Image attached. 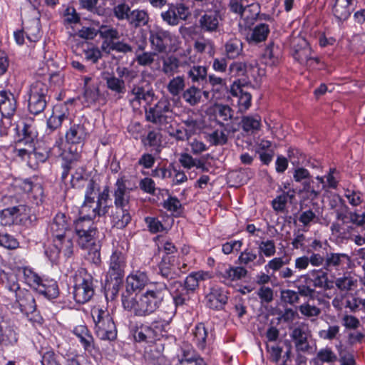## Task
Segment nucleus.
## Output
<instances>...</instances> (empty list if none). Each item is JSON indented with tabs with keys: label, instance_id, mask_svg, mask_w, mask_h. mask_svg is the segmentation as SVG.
I'll list each match as a JSON object with an SVG mask.
<instances>
[{
	"label": "nucleus",
	"instance_id": "obj_19",
	"mask_svg": "<svg viewBox=\"0 0 365 365\" xmlns=\"http://www.w3.org/2000/svg\"><path fill=\"white\" fill-rule=\"evenodd\" d=\"M155 94L151 90H145L141 86H133L128 94L129 102L134 109L139 108L143 103L150 104L154 99Z\"/></svg>",
	"mask_w": 365,
	"mask_h": 365
},
{
	"label": "nucleus",
	"instance_id": "obj_39",
	"mask_svg": "<svg viewBox=\"0 0 365 365\" xmlns=\"http://www.w3.org/2000/svg\"><path fill=\"white\" fill-rule=\"evenodd\" d=\"M349 262V257L346 254L331 253L327 255L325 265L327 268L334 267L336 269L342 268Z\"/></svg>",
	"mask_w": 365,
	"mask_h": 365
},
{
	"label": "nucleus",
	"instance_id": "obj_38",
	"mask_svg": "<svg viewBox=\"0 0 365 365\" xmlns=\"http://www.w3.org/2000/svg\"><path fill=\"white\" fill-rule=\"evenodd\" d=\"M291 337L297 351L304 352L308 350L307 334L302 328H294L292 332Z\"/></svg>",
	"mask_w": 365,
	"mask_h": 365
},
{
	"label": "nucleus",
	"instance_id": "obj_47",
	"mask_svg": "<svg viewBox=\"0 0 365 365\" xmlns=\"http://www.w3.org/2000/svg\"><path fill=\"white\" fill-rule=\"evenodd\" d=\"M337 356L336 354L329 347H324L319 349L314 359L317 364L328 363L331 364L336 361Z\"/></svg>",
	"mask_w": 365,
	"mask_h": 365
},
{
	"label": "nucleus",
	"instance_id": "obj_7",
	"mask_svg": "<svg viewBox=\"0 0 365 365\" xmlns=\"http://www.w3.org/2000/svg\"><path fill=\"white\" fill-rule=\"evenodd\" d=\"M91 314L95 323L96 336L101 340H115L117 337V329L108 312L96 307L91 310Z\"/></svg>",
	"mask_w": 365,
	"mask_h": 365
},
{
	"label": "nucleus",
	"instance_id": "obj_55",
	"mask_svg": "<svg viewBox=\"0 0 365 365\" xmlns=\"http://www.w3.org/2000/svg\"><path fill=\"white\" fill-rule=\"evenodd\" d=\"M182 96L187 103L191 106H194L200 102L202 97V91L200 89L192 86L183 93Z\"/></svg>",
	"mask_w": 365,
	"mask_h": 365
},
{
	"label": "nucleus",
	"instance_id": "obj_2",
	"mask_svg": "<svg viewBox=\"0 0 365 365\" xmlns=\"http://www.w3.org/2000/svg\"><path fill=\"white\" fill-rule=\"evenodd\" d=\"M88 136V133L83 124L74 123L65 134L66 148H62L63 141L60 137L53 145L51 153L55 156L61 157L63 160H78L81 158L83 145Z\"/></svg>",
	"mask_w": 365,
	"mask_h": 365
},
{
	"label": "nucleus",
	"instance_id": "obj_27",
	"mask_svg": "<svg viewBox=\"0 0 365 365\" xmlns=\"http://www.w3.org/2000/svg\"><path fill=\"white\" fill-rule=\"evenodd\" d=\"M179 267L177 266V257L175 255H165L159 264V269L161 275L168 279L177 277V272Z\"/></svg>",
	"mask_w": 365,
	"mask_h": 365
},
{
	"label": "nucleus",
	"instance_id": "obj_30",
	"mask_svg": "<svg viewBox=\"0 0 365 365\" xmlns=\"http://www.w3.org/2000/svg\"><path fill=\"white\" fill-rule=\"evenodd\" d=\"M73 334L79 339L86 351H91L94 349V339L91 332L85 325L74 327Z\"/></svg>",
	"mask_w": 365,
	"mask_h": 365
},
{
	"label": "nucleus",
	"instance_id": "obj_56",
	"mask_svg": "<svg viewBox=\"0 0 365 365\" xmlns=\"http://www.w3.org/2000/svg\"><path fill=\"white\" fill-rule=\"evenodd\" d=\"M148 20V14L143 10H134L130 14L128 17L129 22L136 27L145 25Z\"/></svg>",
	"mask_w": 365,
	"mask_h": 365
},
{
	"label": "nucleus",
	"instance_id": "obj_46",
	"mask_svg": "<svg viewBox=\"0 0 365 365\" xmlns=\"http://www.w3.org/2000/svg\"><path fill=\"white\" fill-rule=\"evenodd\" d=\"M0 278L2 280V282L4 283H5L6 288L8 289V290H9L11 292H12L14 294L19 292V290H21L23 289V288H21V287L17 281L16 277L11 273H9V272H6L3 271L0 274Z\"/></svg>",
	"mask_w": 365,
	"mask_h": 365
},
{
	"label": "nucleus",
	"instance_id": "obj_34",
	"mask_svg": "<svg viewBox=\"0 0 365 365\" xmlns=\"http://www.w3.org/2000/svg\"><path fill=\"white\" fill-rule=\"evenodd\" d=\"M242 130L247 134H255L262 126V119L258 114L244 116L241 120Z\"/></svg>",
	"mask_w": 365,
	"mask_h": 365
},
{
	"label": "nucleus",
	"instance_id": "obj_31",
	"mask_svg": "<svg viewBox=\"0 0 365 365\" xmlns=\"http://www.w3.org/2000/svg\"><path fill=\"white\" fill-rule=\"evenodd\" d=\"M168 289L173 297L175 306L184 304L189 299V291L180 282L175 281L169 288L168 287Z\"/></svg>",
	"mask_w": 365,
	"mask_h": 365
},
{
	"label": "nucleus",
	"instance_id": "obj_42",
	"mask_svg": "<svg viewBox=\"0 0 365 365\" xmlns=\"http://www.w3.org/2000/svg\"><path fill=\"white\" fill-rule=\"evenodd\" d=\"M295 283L299 293L302 296H312L314 292L313 282L307 277V274L299 276Z\"/></svg>",
	"mask_w": 365,
	"mask_h": 365
},
{
	"label": "nucleus",
	"instance_id": "obj_45",
	"mask_svg": "<svg viewBox=\"0 0 365 365\" xmlns=\"http://www.w3.org/2000/svg\"><path fill=\"white\" fill-rule=\"evenodd\" d=\"M20 220L17 219L14 207L4 209L0 212V223L4 226L19 225Z\"/></svg>",
	"mask_w": 365,
	"mask_h": 365
},
{
	"label": "nucleus",
	"instance_id": "obj_12",
	"mask_svg": "<svg viewBox=\"0 0 365 365\" xmlns=\"http://www.w3.org/2000/svg\"><path fill=\"white\" fill-rule=\"evenodd\" d=\"M73 225L76 242L81 249L88 248L98 241V229L94 221L77 219Z\"/></svg>",
	"mask_w": 365,
	"mask_h": 365
},
{
	"label": "nucleus",
	"instance_id": "obj_60",
	"mask_svg": "<svg viewBox=\"0 0 365 365\" xmlns=\"http://www.w3.org/2000/svg\"><path fill=\"white\" fill-rule=\"evenodd\" d=\"M207 139L213 145H224L227 141V135L222 130H215L207 135Z\"/></svg>",
	"mask_w": 365,
	"mask_h": 365
},
{
	"label": "nucleus",
	"instance_id": "obj_33",
	"mask_svg": "<svg viewBox=\"0 0 365 365\" xmlns=\"http://www.w3.org/2000/svg\"><path fill=\"white\" fill-rule=\"evenodd\" d=\"M110 219L113 227L118 229L125 227L131 220L129 208H115Z\"/></svg>",
	"mask_w": 365,
	"mask_h": 365
},
{
	"label": "nucleus",
	"instance_id": "obj_62",
	"mask_svg": "<svg viewBox=\"0 0 365 365\" xmlns=\"http://www.w3.org/2000/svg\"><path fill=\"white\" fill-rule=\"evenodd\" d=\"M298 309L303 316L307 318L317 317L321 313V309L319 307L309 302L303 303L299 306Z\"/></svg>",
	"mask_w": 365,
	"mask_h": 365
},
{
	"label": "nucleus",
	"instance_id": "obj_16",
	"mask_svg": "<svg viewBox=\"0 0 365 365\" xmlns=\"http://www.w3.org/2000/svg\"><path fill=\"white\" fill-rule=\"evenodd\" d=\"M230 93L236 98L240 113H244L249 109L251 106L252 96L245 91V83H242L240 80L234 81L231 86Z\"/></svg>",
	"mask_w": 365,
	"mask_h": 365
},
{
	"label": "nucleus",
	"instance_id": "obj_57",
	"mask_svg": "<svg viewBox=\"0 0 365 365\" xmlns=\"http://www.w3.org/2000/svg\"><path fill=\"white\" fill-rule=\"evenodd\" d=\"M194 48L199 53L206 52L210 56L215 54L214 43L209 39H198L194 43Z\"/></svg>",
	"mask_w": 365,
	"mask_h": 365
},
{
	"label": "nucleus",
	"instance_id": "obj_20",
	"mask_svg": "<svg viewBox=\"0 0 365 365\" xmlns=\"http://www.w3.org/2000/svg\"><path fill=\"white\" fill-rule=\"evenodd\" d=\"M15 130L16 134L17 145L20 143H24L30 148H32V144L38 136V133L35 127L32 124L22 122L16 126Z\"/></svg>",
	"mask_w": 365,
	"mask_h": 365
},
{
	"label": "nucleus",
	"instance_id": "obj_59",
	"mask_svg": "<svg viewBox=\"0 0 365 365\" xmlns=\"http://www.w3.org/2000/svg\"><path fill=\"white\" fill-rule=\"evenodd\" d=\"M101 245L99 241H96L88 248L83 250H88V259L93 264L98 265L101 262Z\"/></svg>",
	"mask_w": 365,
	"mask_h": 365
},
{
	"label": "nucleus",
	"instance_id": "obj_13",
	"mask_svg": "<svg viewBox=\"0 0 365 365\" xmlns=\"http://www.w3.org/2000/svg\"><path fill=\"white\" fill-rule=\"evenodd\" d=\"M126 267V257L124 252L115 249L113 251L109 260V268L106 275V280L113 282V287H118L124 277Z\"/></svg>",
	"mask_w": 365,
	"mask_h": 365
},
{
	"label": "nucleus",
	"instance_id": "obj_28",
	"mask_svg": "<svg viewBox=\"0 0 365 365\" xmlns=\"http://www.w3.org/2000/svg\"><path fill=\"white\" fill-rule=\"evenodd\" d=\"M270 33L269 26L266 23H258L246 35L249 43H259L267 40Z\"/></svg>",
	"mask_w": 365,
	"mask_h": 365
},
{
	"label": "nucleus",
	"instance_id": "obj_4",
	"mask_svg": "<svg viewBox=\"0 0 365 365\" xmlns=\"http://www.w3.org/2000/svg\"><path fill=\"white\" fill-rule=\"evenodd\" d=\"M16 270L22 274V280L26 285L46 298L55 299L58 297V287L55 280L40 276L30 267H18Z\"/></svg>",
	"mask_w": 365,
	"mask_h": 365
},
{
	"label": "nucleus",
	"instance_id": "obj_1",
	"mask_svg": "<svg viewBox=\"0 0 365 365\" xmlns=\"http://www.w3.org/2000/svg\"><path fill=\"white\" fill-rule=\"evenodd\" d=\"M167 285L156 282L140 294H123L122 304L125 309L137 317H147L153 314L160 307Z\"/></svg>",
	"mask_w": 365,
	"mask_h": 365
},
{
	"label": "nucleus",
	"instance_id": "obj_6",
	"mask_svg": "<svg viewBox=\"0 0 365 365\" xmlns=\"http://www.w3.org/2000/svg\"><path fill=\"white\" fill-rule=\"evenodd\" d=\"M145 119L160 129H167L174 120L171 104L168 98H162L153 106L145 109Z\"/></svg>",
	"mask_w": 365,
	"mask_h": 365
},
{
	"label": "nucleus",
	"instance_id": "obj_18",
	"mask_svg": "<svg viewBox=\"0 0 365 365\" xmlns=\"http://www.w3.org/2000/svg\"><path fill=\"white\" fill-rule=\"evenodd\" d=\"M69 226L70 224L68 222L66 215L58 213L48 225L47 232L51 236L52 239L65 237V235L71 233Z\"/></svg>",
	"mask_w": 365,
	"mask_h": 365
},
{
	"label": "nucleus",
	"instance_id": "obj_50",
	"mask_svg": "<svg viewBox=\"0 0 365 365\" xmlns=\"http://www.w3.org/2000/svg\"><path fill=\"white\" fill-rule=\"evenodd\" d=\"M72 106V101H68L63 103H59L54 106L53 113L63 123L69 118L70 108Z\"/></svg>",
	"mask_w": 365,
	"mask_h": 365
},
{
	"label": "nucleus",
	"instance_id": "obj_23",
	"mask_svg": "<svg viewBox=\"0 0 365 365\" xmlns=\"http://www.w3.org/2000/svg\"><path fill=\"white\" fill-rule=\"evenodd\" d=\"M312 50L305 38H294L292 42V56L296 61L304 65L312 56Z\"/></svg>",
	"mask_w": 365,
	"mask_h": 365
},
{
	"label": "nucleus",
	"instance_id": "obj_9",
	"mask_svg": "<svg viewBox=\"0 0 365 365\" xmlns=\"http://www.w3.org/2000/svg\"><path fill=\"white\" fill-rule=\"evenodd\" d=\"M110 198L109 189L105 187L101 192L98 193V200L95 202H87L83 201L80 211V217L78 219L92 220L97 217L106 215L108 212L109 205H108Z\"/></svg>",
	"mask_w": 365,
	"mask_h": 365
},
{
	"label": "nucleus",
	"instance_id": "obj_61",
	"mask_svg": "<svg viewBox=\"0 0 365 365\" xmlns=\"http://www.w3.org/2000/svg\"><path fill=\"white\" fill-rule=\"evenodd\" d=\"M264 63L268 66H274L279 61V56L272 45L267 46L262 56Z\"/></svg>",
	"mask_w": 365,
	"mask_h": 365
},
{
	"label": "nucleus",
	"instance_id": "obj_41",
	"mask_svg": "<svg viewBox=\"0 0 365 365\" xmlns=\"http://www.w3.org/2000/svg\"><path fill=\"white\" fill-rule=\"evenodd\" d=\"M209 277L208 272L200 271L190 274L185 280L184 287L190 291H194L199 285V282Z\"/></svg>",
	"mask_w": 365,
	"mask_h": 365
},
{
	"label": "nucleus",
	"instance_id": "obj_51",
	"mask_svg": "<svg viewBox=\"0 0 365 365\" xmlns=\"http://www.w3.org/2000/svg\"><path fill=\"white\" fill-rule=\"evenodd\" d=\"M163 207L175 216L180 215L182 211V204L175 197L168 196V199L164 200Z\"/></svg>",
	"mask_w": 365,
	"mask_h": 365
},
{
	"label": "nucleus",
	"instance_id": "obj_48",
	"mask_svg": "<svg viewBox=\"0 0 365 365\" xmlns=\"http://www.w3.org/2000/svg\"><path fill=\"white\" fill-rule=\"evenodd\" d=\"M106 85L108 89L117 94L124 93L125 91V85L123 79L113 75L106 78Z\"/></svg>",
	"mask_w": 365,
	"mask_h": 365
},
{
	"label": "nucleus",
	"instance_id": "obj_58",
	"mask_svg": "<svg viewBox=\"0 0 365 365\" xmlns=\"http://www.w3.org/2000/svg\"><path fill=\"white\" fill-rule=\"evenodd\" d=\"M215 117L219 122L227 121L232 117V110L228 106L222 104H217L214 107Z\"/></svg>",
	"mask_w": 365,
	"mask_h": 365
},
{
	"label": "nucleus",
	"instance_id": "obj_36",
	"mask_svg": "<svg viewBox=\"0 0 365 365\" xmlns=\"http://www.w3.org/2000/svg\"><path fill=\"white\" fill-rule=\"evenodd\" d=\"M192 341L195 346L201 350L205 349L207 345V339L208 336L207 331L203 324H197L192 331Z\"/></svg>",
	"mask_w": 365,
	"mask_h": 365
},
{
	"label": "nucleus",
	"instance_id": "obj_15",
	"mask_svg": "<svg viewBox=\"0 0 365 365\" xmlns=\"http://www.w3.org/2000/svg\"><path fill=\"white\" fill-rule=\"evenodd\" d=\"M15 300L12 304L14 309L25 315L33 314L36 310V304L33 294L26 289L23 288L14 294Z\"/></svg>",
	"mask_w": 365,
	"mask_h": 365
},
{
	"label": "nucleus",
	"instance_id": "obj_44",
	"mask_svg": "<svg viewBox=\"0 0 365 365\" xmlns=\"http://www.w3.org/2000/svg\"><path fill=\"white\" fill-rule=\"evenodd\" d=\"M319 214V209L314 212L312 210L309 209L305 211H302L299 216V222L302 224L305 227H309L312 224H316L319 222V218L318 215Z\"/></svg>",
	"mask_w": 365,
	"mask_h": 365
},
{
	"label": "nucleus",
	"instance_id": "obj_37",
	"mask_svg": "<svg viewBox=\"0 0 365 365\" xmlns=\"http://www.w3.org/2000/svg\"><path fill=\"white\" fill-rule=\"evenodd\" d=\"M316 180H317V187L312 186L311 182H304L303 184L302 192L306 194L307 198L311 200L317 199L322 190L326 189L324 177L317 176Z\"/></svg>",
	"mask_w": 365,
	"mask_h": 365
},
{
	"label": "nucleus",
	"instance_id": "obj_3",
	"mask_svg": "<svg viewBox=\"0 0 365 365\" xmlns=\"http://www.w3.org/2000/svg\"><path fill=\"white\" fill-rule=\"evenodd\" d=\"M175 316L173 308L161 312L150 325L142 324L135 332V339L138 341H153L169 338L170 323Z\"/></svg>",
	"mask_w": 365,
	"mask_h": 365
},
{
	"label": "nucleus",
	"instance_id": "obj_43",
	"mask_svg": "<svg viewBox=\"0 0 365 365\" xmlns=\"http://www.w3.org/2000/svg\"><path fill=\"white\" fill-rule=\"evenodd\" d=\"M53 242H56L60 253L62 252L66 257H70L72 255L73 245L70 234L65 235V237L53 239Z\"/></svg>",
	"mask_w": 365,
	"mask_h": 365
},
{
	"label": "nucleus",
	"instance_id": "obj_21",
	"mask_svg": "<svg viewBox=\"0 0 365 365\" xmlns=\"http://www.w3.org/2000/svg\"><path fill=\"white\" fill-rule=\"evenodd\" d=\"M238 262L240 264L254 269L263 265L266 260L255 248L247 247L240 254Z\"/></svg>",
	"mask_w": 365,
	"mask_h": 365
},
{
	"label": "nucleus",
	"instance_id": "obj_52",
	"mask_svg": "<svg viewBox=\"0 0 365 365\" xmlns=\"http://www.w3.org/2000/svg\"><path fill=\"white\" fill-rule=\"evenodd\" d=\"M258 253L263 257H271L276 253L275 242L272 240L261 241L258 243Z\"/></svg>",
	"mask_w": 365,
	"mask_h": 365
},
{
	"label": "nucleus",
	"instance_id": "obj_40",
	"mask_svg": "<svg viewBox=\"0 0 365 365\" xmlns=\"http://www.w3.org/2000/svg\"><path fill=\"white\" fill-rule=\"evenodd\" d=\"M225 53L229 58H235L243 52V43L237 38H232L225 45Z\"/></svg>",
	"mask_w": 365,
	"mask_h": 365
},
{
	"label": "nucleus",
	"instance_id": "obj_53",
	"mask_svg": "<svg viewBox=\"0 0 365 365\" xmlns=\"http://www.w3.org/2000/svg\"><path fill=\"white\" fill-rule=\"evenodd\" d=\"M75 171L71 173V184L74 188H81L83 187L84 182L86 180L85 177L86 170L82 166L76 167Z\"/></svg>",
	"mask_w": 365,
	"mask_h": 365
},
{
	"label": "nucleus",
	"instance_id": "obj_11",
	"mask_svg": "<svg viewBox=\"0 0 365 365\" xmlns=\"http://www.w3.org/2000/svg\"><path fill=\"white\" fill-rule=\"evenodd\" d=\"M16 110V100L14 94L4 88L0 90V133L6 135L7 129L11 125V118Z\"/></svg>",
	"mask_w": 365,
	"mask_h": 365
},
{
	"label": "nucleus",
	"instance_id": "obj_54",
	"mask_svg": "<svg viewBox=\"0 0 365 365\" xmlns=\"http://www.w3.org/2000/svg\"><path fill=\"white\" fill-rule=\"evenodd\" d=\"M185 88V79L183 76H177L171 79L167 88L168 92L173 96H178Z\"/></svg>",
	"mask_w": 365,
	"mask_h": 365
},
{
	"label": "nucleus",
	"instance_id": "obj_22",
	"mask_svg": "<svg viewBox=\"0 0 365 365\" xmlns=\"http://www.w3.org/2000/svg\"><path fill=\"white\" fill-rule=\"evenodd\" d=\"M149 278L145 272L136 270L130 273L126 278V291L125 294H133L143 289L148 283Z\"/></svg>",
	"mask_w": 365,
	"mask_h": 365
},
{
	"label": "nucleus",
	"instance_id": "obj_35",
	"mask_svg": "<svg viewBox=\"0 0 365 365\" xmlns=\"http://www.w3.org/2000/svg\"><path fill=\"white\" fill-rule=\"evenodd\" d=\"M162 63V71L168 76L178 73L179 68L183 66V63L174 55L163 58Z\"/></svg>",
	"mask_w": 365,
	"mask_h": 365
},
{
	"label": "nucleus",
	"instance_id": "obj_49",
	"mask_svg": "<svg viewBox=\"0 0 365 365\" xmlns=\"http://www.w3.org/2000/svg\"><path fill=\"white\" fill-rule=\"evenodd\" d=\"M99 192H101V191H100L98 184L96 183L93 180L90 179L86 185L84 201L87 202H96L95 200L96 198L98 199Z\"/></svg>",
	"mask_w": 365,
	"mask_h": 365
},
{
	"label": "nucleus",
	"instance_id": "obj_14",
	"mask_svg": "<svg viewBox=\"0 0 365 365\" xmlns=\"http://www.w3.org/2000/svg\"><path fill=\"white\" fill-rule=\"evenodd\" d=\"M217 275L227 285H232L245 278L247 270L242 266H233L230 264H222L218 267Z\"/></svg>",
	"mask_w": 365,
	"mask_h": 365
},
{
	"label": "nucleus",
	"instance_id": "obj_24",
	"mask_svg": "<svg viewBox=\"0 0 365 365\" xmlns=\"http://www.w3.org/2000/svg\"><path fill=\"white\" fill-rule=\"evenodd\" d=\"M260 8L258 4H250L247 8L241 14L240 20L239 21V31L240 33L244 34L254 25L255 21L257 19Z\"/></svg>",
	"mask_w": 365,
	"mask_h": 365
},
{
	"label": "nucleus",
	"instance_id": "obj_26",
	"mask_svg": "<svg viewBox=\"0 0 365 365\" xmlns=\"http://www.w3.org/2000/svg\"><path fill=\"white\" fill-rule=\"evenodd\" d=\"M207 305L213 309H221L227 302V292L221 287H213L207 295Z\"/></svg>",
	"mask_w": 365,
	"mask_h": 365
},
{
	"label": "nucleus",
	"instance_id": "obj_63",
	"mask_svg": "<svg viewBox=\"0 0 365 365\" xmlns=\"http://www.w3.org/2000/svg\"><path fill=\"white\" fill-rule=\"evenodd\" d=\"M188 76L192 82L203 81L207 76V68L202 66H194L189 71Z\"/></svg>",
	"mask_w": 365,
	"mask_h": 365
},
{
	"label": "nucleus",
	"instance_id": "obj_10",
	"mask_svg": "<svg viewBox=\"0 0 365 365\" xmlns=\"http://www.w3.org/2000/svg\"><path fill=\"white\" fill-rule=\"evenodd\" d=\"M48 86L46 83L37 81L29 88L26 93L28 109L34 115L43 112L48 101Z\"/></svg>",
	"mask_w": 365,
	"mask_h": 365
},
{
	"label": "nucleus",
	"instance_id": "obj_17",
	"mask_svg": "<svg viewBox=\"0 0 365 365\" xmlns=\"http://www.w3.org/2000/svg\"><path fill=\"white\" fill-rule=\"evenodd\" d=\"M115 208H129L130 189L126 186L123 177L118 178L113 193Z\"/></svg>",
	"mask_w": 365,
	"mask_h": 365
},
{
	"label": "nucleus",
	"instance_id": "obj_8",
	"mask_svg": "<svg viewBox=\"0 0 365 365\" xmlns=\"http://www.w3.org/2000/svg\"><path fill=\"white\" fill-rule=\"evenodd\" d=\"M150 47L157 53L175 51L178 47V38L170 32L155 26L149 31Z\"/></svg>",
	"mask_w": 365,
	"mask_h": 365
},
{
	"label": "nucleus",
	"instance_id": "obj_5",
	"mask_svg": "<svg viewBox=\"0 0 365 365\" xmlns=\"http://www.w3.org/2000/svg\"><path fill=\"white\" fill-rule=\"evenodd\" d=\"M73 283V295L78 304L88 302L94 294L92 276L83 268H78L70 276Z\"/></svg>",
	"mask_w": 365,
	"mask_h": 365
},
{
	"label": "nucleus",
	"instance_id": "obj_29",
	"mask_svg": "<svg viewBox=\"0 0 365 365\" xmlns=\"http://www.w3.org/2000/svg\"><path fill=\"white\" fill-rule=\"evenodd\" d=\"M307 277L313 282L314 289H329L332 287V282L329 281L327 273L322 269L308 272Z\"/></svg>",
	"mask_w": 365,
	"mask_h": 365
},
{
	"label": "nucleus",
	"instance_id": "obj_32",
	"mask_svg": "<svg viewBox=\"0 0 365 365\" xmlns=\"http://www.w3.org/2000/svg\"><path fill=\"white\" fill-rule=\"evenodd\" d=\"M354 0H336L332 12L334 16L340 20L345 21L351 15L353 9L352 4Z\"/></svg>",
	"mask_w": 365,
	"mask_h": 365
},
{
	"label": "nucleus",
	"instance_id": "obj_25",
	"mask_svg": "<svg viewBox=\"0 0 365 365\" xmlns=\"http://www.w3.org/2000/svg\"><path fill=\"white\" fill-rule=\"evenodd\" d=\"M222 20L220 13L217 11H208L199 19V26L204 32H215L218 30Z\"/></svg>",
	"mask_w": 365,
	"mask_h": 365
},
{
	"label": "nucleus",
	"instance_id": "obj_64",
	"mask_svg": "<svg viewBox=\"0 0 365 365\" xmlns=\"http://www.w3.org/2000/svg\"><path fill=\"white\" fill-rule=\"evenodd\" d=\"M177 365H206L204 359L197 355L184 354Z\"/></svg>",
	"mask_w": 365,
	"mask_h": 365
}]
</instances>
